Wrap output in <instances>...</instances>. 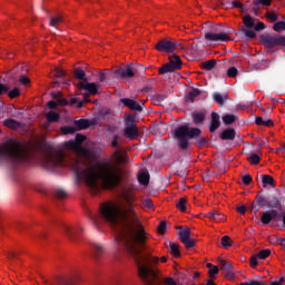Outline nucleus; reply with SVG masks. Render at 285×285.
I'll use <instances>...</instances> for the list:
<instances>
[{"mask_svg": "<svg viewBox=\"0 0 285 285\" xmlns=\"http://www.w3.org/2000/svg\"><path fill=\"white\" fill-rule=\"evenodd\" d=\"M142 206H145V208H155V205H153V200L150 198L145 199Z\"/></svg>", "mask_w": 285, "mask_h": 285, "instance_id": "59", "label": "nucleus"}, {"mask_svg": "<svg viewBox=\"0 0 285 285\" xmlns=\"http://www.w3.org/2000/svg\"><path fill=\"white\" fill-rule=\"evenodd\" d=\"M273 0H257L254 1V10H259V6H271Z\"/></svg>", "mask_w": 285, "mask_h": 285, "instance_id": "40", "label": "nucleus"}, {"mask_svg": "<svg viewBox=\"0 0 285 285\" xmlns=\"http://www.w3.org/2000/svg\"><path fill=\"white\" fill-rule=\"evenodd\" d=\"M206 41H212L213 43H219L222 41H230V37L226 32H205Z\"/></svg>", "mask_w": 285, "mask_h": 285, "instance_id": "9", "label": "nucleus"}, {"mask_svg": "<svg viewBox=\"0 0 285 285\" xmlns=\"http://www.w3.org/2000/svg\"><path fill=\"white\" fill-rule=\"evenodd\" d=\"M10 90V87L3 85V83H0V97L1 95H6V92H9Z\"/></svg>", "mask_w": 285, "mask_h": 285, "instance_id": "60", "label": "nucleus"}, {"mask_svg": "<svg viewBox=\"0 0 285 285\" xmlns=\"http://www.w3.org/2000/svg\"><path fill=\"white\" fill-rule=\"evenodd\" d=\"M153 101H155V104H157L158 106H161L163 101H166V99H168V92L165 94H155L151 97Z\"/></svg>", "mask_w": 285, "mask_h": 285, "instance_id": "25", "label": "nucleus"}, {"mask_svg": "<svg viewBox=\"0 0 285 285\" xmlns=\"http://www.w3.org/2000/svg\"><path fill=\"white\" fill-rule=\"evenodd\" d=\"M81 159L68 160L63 151L48 150L43 158V166L49 170L52 168H72L78 184L85 181L89 188H97L99 180L105 188H117L121 184L124 170L121 164L126 161V155L121 149H116L112 157L114 161H105L98 164L97 170L92 166V161L88 159V150L83 151Z\"/></svg>", "mask_w": 285, "mask_h": 285, "instance_id": "2", "label": "nucleus"}, {"mask_svg": "<svg viewBox=\"0 0 285 285\" xmlns=\"http://www.w3.org/2000/svg\"><path fill=\"white\" fill-rule=\"evenodd\" d=\"M199 135H202V129L197 127L190 128L188 125H180L174 130V137L180 150H188L190 146V139L195 138V146H206L208 140Z\"/></svg>", "mask_w": 285, "mask_h": 285, "instance_id": "3", "label": "nucleus"}, {"mask_svg": "<svg viewBox=\"0 0 285 285\" xmlns=\"http://www.w3.org/2000/svg\"><path fill=\"white\" fill-rule=\"evenodd\" d=\"M169 248H170V253H171V255H174V257H181V253L179 252V244L169 243Z\"/></svg>", "mask_w": 285, "mask_h": 285, "instance_id": "32", "label": "nucleus"}, {"mask_svg": "<svg viewBox=\"0 0 285 285\" xmlns=\"http://www.w3.org/2000/svg\"><path fill=\"white\" fill-rule=\"evenodd\" d=\"M116 79H132L135 77V65L129 63L114 71Z\"/></svg>", "mask_w": 285, "mask_h": 285, "instance_id": "7", "label": "nucleus"}, {"mask_svg": "<svg viewBox=\"0 0 285 285\" xmlns=\"http://www.w3.org/2000/svg\"><path fill=\"white\" fill-rule=\"evenodd\" d=\"M199 95H202V90H199L198 88H194L187 95L186 101H189L190 104H193L195 101V99H197V97H199Z\"/></svg>", "mask_w": 285, "mask_h": 285, "instance_id": "24", "label": "nucleus"}, {"mask_svg": "<svg viewBox=\"0 0 285 285\" xmlns=\"http://www.w3.org/2000/svg\"><path fill=\"white\" fill-rule=\"evenodd\" d=\"M20 95H21V92L19 91V88H13L8 94L10 99H14V98L19 97Z\"/></svg>", "mask_w": 285, "mask_h": 285, "instance_id": "52", "label": "nucleus"}, {"mask_svg": "<svg viewBox=\"0 0 285 285\" xmlns=\"http://www.w3.org/2000/svg\"><path fill=\"white\" fill-rule=\"evenodd\" d=\"M262 41L265 48H277V46L285 48V36L266 35L262 37Z\"/></svg>", "mask_w": 285, "mask_h": 285, "instance_id": "6", "label": "nucleus"}, {"mask_svg": "<svg viewBox=\"0 0 285 285\" xmlns=\"http://www.w3.org/2000/svg\"><path fill=\"white\" fill-rule=\"evenodd\" d=\"M261 220L264 226L271 224V222H273V216L271 215V212H264Z\"/></svg>", "mask_w": 285, "mask_h": 285, "instance_id": "33", "label": "nucleus"}, {"mask_svg": "<svg viewBox=\"0 0 285 285\" xmlns=\"http://www.w3.org/2000/svg\"><path fill=\"white\" fill-rule=\"evenodd\" d=\"M273 30H275V32L284 31L285 30V22L284 21H278V22L274 23Z\"/></svg>", "mask_w": 285, "mask_h": 285, "instance_id": "46", "label": "nucleus"}, {"mask_svg": "<svg viewBox=\"0 0 285 285\" xmlns=\"http://www.w3.org/2000/svg\"><path fill=\"white\" fill-rule=\"evenodd\" d=\"M219 126H222V121L219 120V114L213 111L212 112V121L209 125V132H215Z\"/></svg>", "mask_w": 285, "mask_h": 285, "instance_id": "16", "label": "nucleus"}, {"mask_svg": "<svg viewBox=\"0 0 285 285\" xmlns=\"http://www.w3.org/2000/svg\"><path fill=\"white\" fill-rule=\"evenodd\" d=\"M242 179L245 186H250V184L253 183V177L250 175H244L242 176Z\"/></svg>", "mask_w": 285, "mask_h": 285, "instance_id": "57", "label": "nucleus"}, {"mask_svg": "<svg viewBox=\"0 0 285 285\" xmlns=\"http://www.w3.org/2000/svg\"><path fill=\"white\" fill-rule=\"evenodd\" d=\"M61 21H63V18H61V16L51 18V19H50V26H51V28H57V26H59V23H61Z\"/></svg>", "mask_w": 285, "mask_h": 285, "instance_id": "47", "label": "nucleus"}, {"mask_svg": "<svg viewBox=\"0 0 285 285\" xmlns=\"http://www.w3.org/2000/svg\"><path fill=\"white\" fill-rule=\"evenodd\" d=\"M138 181L142 186H148V184L150 181V175L146 171H140L139 175H138Z\"/></svg>", "mask_w": 285, "mask_h": 285, "instance_id": "26", "label": "nucleus"}, {"mask_svg": "<svg viewBox=\"0 0 285 285\" xmlns=\"http://www.w3.org/2000/svg\"><path fill=\"white\" fill-rule=\"evenodd\" d=\"M124 137L128 139H137L139 137V129L137 124H135V117L128 115L125 120Z\"/></svg>", "mask_w": 285, "mask_h": 285, "instance_id": "5", "label": "nucleus"}, {"mask_svg": "<svg viewBox=\"0 0 285 285\" xmlns=\"http://www.w3.org/2000/svg\"><path fill=\"white\" fill-rule=\"evenodd\" d=\"M266 28V24L264 22H258L257 24H254V29L259 32V30H264Z\"/></svg>", "mask_w": 285, "mask_h": 285, "instance_id": "63", "label": "nucleus"}, {"mask_svg": "<svg viewBox=\"0 0 285 285\" xmlns=\"http://www.w3.org/2000/svg\"><path fill=\"white\" fill-rule=\"evenodd\" d=\"M55 77H66V71H63V69L56 68Z\"/></svg>", "mask_w": 285, "mask_h": 285, "instance_id": "61", "label": "nucleus"}, {"mask_svg": "<svg viewBox=\"0 0 285 285\" xmlns=\"http://www.w3.org/2000/svg\"><path fill=\"white\" fill-rule=\"evenodd\" d=\"M121 104L126 106L127 108H130V110H134L135 112H141L144 110V107L139 105V102L135 101L130 98H122L120 99Z\"/></svg>", "mask_w": 285, "mask_h": 285, "instance_id": "11", "label": "nucleus"}, {"mask_svg": "<svg viewBox=\"0 0 285 285\" xmlns=\"http://www.w3.org/2000/svg\"><path fill=\"white\" fill-rule=\"evenodd\" d=\"M232 8H239L242 10V12H247L248 11V9H246L244 3H242L237 0L232 2Z\"/></svg>", "mask_w": 285, "mask_h": 285, "instance_id": "50", "label": "nucleus"}, {"mask_svg": "<svg viewBox=\"0 0 285 285\" xmlns=\"http://www.w3.org/2000/svg\"><path fill=\"white\" fill-rule=\"evenodd\" d=\"M78 88L80 90H86L87 92H89V95H97L99 92V89L97 88V83L95 82H79L78 83Z\"/></svg>", "mask_w": 285, "mask_h": 285, "instance_id": "12", "label": "nucleus"}, {"mask_svg": "<svg viewBox=\"0 0 285 285\" xmlns=\"http://www.w3.org/2000/svg\"><path fill=\"white\" fill-rule=\"evenodd\" d=\"M62 135H75L77 132V129L73 126H63L60 128Z\"/></svg>", "mask_w": 285, "mask_h": 285, "instance_id": "36", "label": "nucleus"}, {"mask_svg": "<svg viewBox=\"0 0 285 285\" xmlns=\"http://www.w3.org/2000/svg\"><path fill=\"white\" fill-rule=\"evenodd\" d=\"M279 206H282L279 198L276 196L267 197V208H279Z\"/></svg>", "mask_w": 285, "mask_h": 285, "instance_id": "22", "label": "nucleus"}, {"mask_svg": "<svg viewBox=\"0 0 285 285\" xmlns=\"http://www.w3.org/2000/svg\"><path fill=\"white\" fill-rule=\"evenodd\" d=\"M248 161L253 164L254 166H257L259 161H262V157H259V154H252L248 158Z\"/></svg>", "mask_w": 285, "mask_h": 285, "instance_id": "41", "label": "nucleus"}, {"mask_svg": "<svg viewBox=\"0 0 285 285\" xmlns=\"http://www.w3.org/2000/svg\"><path fill=\"white\" fill-rule=\"evenodd\" d=\"M61 116H59V114L55 112V111H49L47 114V120L50 122V124H55L57 121H59Z\"/></svg>", "mask_w": 285, "mask_h": 285, "instance_id": "34", "label": "nucleus"}, {"mask_svg": "<svg viewBox=\"0 0 285 285\" xmlns=\"http://www.w3.org/2000/svg\"><path fill=\"white\" fill-rule=\"evenodd\" d=\"M284 282H285V278H284V277H281L279 281H273V282L271 283V285H282V284H284Z\"/></svg>", "mask_w": 285, "mask_h": 285, "instance_id": "64", "label": "nucleus"}, {"mask_svg": "<svg viewBox=\"0 0 285 285\" xmlns=\"http://www.w3.org/2000/svg\"><path fill=\"white\" fill-rule=\"evenodd\" d=\"M242 32L247 37V39H255V37H257V33L250 29L242 28Z\"/></svg>", "mask_w": 285, "mask_h": 285, "instance_id": "44", "label": "nucleus"}, {"mask_svg": "<svg viewBox=\"0 0 285 285\" xmlns=\"http://www.w3.org/2000/svg\"><path fill=\"white\" fill-rule=\"evenodd\" d=\"M262 181H263V188H266L267 186L275 187V178L271 175H262Z\"/></svg>", "mask_w": 285, "mask_h": 285, "instance_id": "23", "label": "nucleus"}, {"mask_svg": "<svg viewBox=\"0 0 285 285\" xmlns=\"http://www.w3.org/2000/svg\"><path fill=\"white\" fill-rule=\"evenodd\" d=\"M220 244L226 249L230 248L233 246V240L228 236H223L220 239Z\"/></svg>", "mask_w": 285, "mask_h": 285, "instance_id": "38", "label": "nucleus"}, {"mask_svg": "<svg viewBox=\"0 0 285 285\" xmlns=\"http://www.w3.org/2000/svg\"><path fill=\"white\" fill-rule=\"evenodd\" d=\"M216 66H217V60L212 59V60L202 62L200 68H203V70H213Z\"/></svg>", "mask_w": 285, "mask_h": 285, "instance_id": "28", "label": "nucleus"}, {"mask_svg": "<svg viewBox=\"0 0 285 285\" xmlns=\"http://www.w3.org/2000/svg\"><path fill=\"white\" fill-rule=\"evenodd\" d=\"M179 239L184 244L185 248H195V240L190 238V228L186 227L178 232Z\"/></svg>", "mask_w": 285, "mask_h": 285, "instance_id": "8", "label": "nucleus"}, {"mask_svg": "<svg viewBox=\"0 0 285 285\" xmlns=\"http://www.w3.org/2000/svg\"><path fill=\"white\" fill-rule=\"evenodd\" d=\"M267 19H269V21H272V22L277 21V13H275V12H268V13H267Z\"/></svg>", "mask_w": 285, "mask_h": 285, "instance_id": "62", "label": "nucleus"}, {"mask_svg": "<svg viewBox=\"0 0 285 285\" xmlns=\"http://www.w3.org/2000/svg\"><path fill=\"white\" fill-rule=\"evenodd\" d=\"M75 77L78 78L80 81H82V83L88 82V78L86 77V71H83V69L81 68H77L75 70Z\"/></svg>", "mask_w": 285, "mask_h": 285, "instance_id": "29", "label": "nucleus"}, {"mask_svg": "<svg viewBox=\"0 0 285 285\" xmlns=\"http://www.w3.org/2000/svg\"><path fill=\"white\" fill-rule=\"evenodd\" d=\"M235 121H237V116L233 114H226L223 116V124H225V126H230L232 124H235Z\"/></svg>", "mask_w": 285, "mask_h": 285, "instance_id": "27", "label": "nucleus"}, {"mask_svg": "<svg viewBox=\"0 0 285 285\" xmlns=\"http://www.w3.org/2000/svg\"><path fill=\"white\" fill-rule=\"evenodd\" d=\"M73 127L76 128V132H79V130H88L90 128V122H88V119H79L73 120Z\"/></svg>", "mask_w": 285, "mask_h": 285, "instance_id": "18", "label": "nucleus"}, {"mask_svg": "<svg viewBox=\"0 0 285 285\" xmlns=\"http://www.w3.org/2000/svg\"><path fill=\"white\" fill-rule=\"evenodd\" d=\"M51 285H72V282L68 278H58L56 283H52Z\"/></svg>", "mask_w": 285, "mask_h": 285, "instance_id": "51", "label": "nucleus"}, {"mask_svg": "<svg viewBox=\"0 0 285 285\" xmlns=\"http://www.w3.org/2000/svg\"><path fill=\"white\" fill-rule=\"evenodd\" d=\"M219 137L223 141H234L235 137H237V131L233 128H227L219 134Z\"/></svg>", "mask_w": 285, "mask_h": 285, "instance_id": "13", "label": "nucleus"}, {"mask_svg": "<svg viewBox=\"0 0 285 285\" xmlns=\"http://www.w3.org/2000/svg\"><path fill=\"white\" fill-rule=\"evenodd\" d=\"M86 139V136L81 135V134H77L75 136V139L73 141L77 144V147L79 148L82 144H83V140Z\"/></svg>", "mask_w": 285, "mask_h": 285, "instance_id": "49", "label": "nucleus"}, {"mask_svg": "<svg viewBox=\"0 0 285 285\" xmlns=\"http://www.w3.org/2000/svg\"><path fill=\"white\" fill-rule=\"evenodd\" d=\"M256 202H257V204H259L261 208H263V206L268 207V197L257 195L256 196Z\"/></svg>", "mask_w": 285, "mask_h": 285, "instance_id": "39", "label": "nucleus"}, {"mask_svg": "<svg viewBox=\"0 0 285 285\" xmlns=\"http://www.w3.org/2000/svg\"><path fill=\"white\" fill-rule=\"evenodd\" d=\"M237 75H239V71L237 70L236 67H229L227 69V77H229V79H235V77H237Z\"/></svg>", "mask_w": 285, "mask_h": 285, "instance_id": "42", "label": "nucleus"}, {"mask_svg": "<svg viewBox=\"0 0 285 285\" xmlns=\"http://www.w3.org/2000/svg\"><path fill=\"white\" fill-rule=\"evenodd\" d=\"M186 204H187L186 198H180L178 200L177 208H178V210H180V213H186Z\"/></svg>", "mask_w": 285, "mask_h": 285, "instance_id": "45", "label": "nucleus"}, {"mask_svg": "<svg viewBox=\"0 0 285 285\" xmlns=\"http://www.w3.org/2000/svg\"><path fill=\"white\" fill-rule=\"evenodd\" d=\"M154 88H155V85L153 83V81H150V83H148L141 89V92H153Z\"/></svg>", "mask_w": 285, "mask_h": 285, "instance_id": "58", "label": "nucleus"}, {"mask_svg": "<svg viewBox=\"0 0 285 285\" xmlns=\"http://www.w3.org/2000/svg\"><path fill=\"white\" fill-rule=\"evenodd\" d=\"M56 197L57 199H66V197H68V194H66V190L63 189H57Z\"/></svg>", "mask_w": 285, "mask_h": 285, "instance_id": "54", "label": "nucleus"}, {"mask_svg": "<svg viewBox=\"0 0 285 285\" xmlns=\"http://www.w3.org/2000/svg\"><path fill=\"white\" fill-rule=\"evenodd\" d=\"M159 75H167V72H175V69L173 67V65L169 63H165L163 65L159 70H158Z\"/></svg>", "mask_w": 285, "mask_h": 285, "instance_id": "31", "label": "nucleus"}, {"mask_svg": "<svg viewBox=\"0 0 285 285\" xmlns=\"http://www.w3.org/2000/svg\"><path fill=\"white\" fill-rule=\"evenodd\" d=\"M91 250L94 255V259H101V255H104V245L99 243L91 244Z\"/></svg>", "mask_w": 285, "mask_h": 285, "instance_id": "17", "label": "nucleus"}, {"mask_svg": "<svg viewBox=\"0 0 285 285\" xmlns=\"http://www.w3.org/2000/svg\"><path fill=\"white\" fill-rule=\"evenodd\" d=\"M169 63L174 67L175 70H181V66H184L181 58L177 56V53L169 56Z\"/></svg>", "mask_w": 285, "mask_h": 285, "instance_id": "19", "label": "nucleus"}, {"mask_svg": "<svg viewBox=\"0 0 285 285\" xmlns=\"http://www.w3.org/2000/svg\"><path fill=\"white\" fill-rule=\"evenodd\" d=\"M28 147L20 140L9 139L0 145V161H28Z\"/></svg>", "mask_w": 285, "mask_h": 285, "instance_id": "4", "label": "nucleus"}, {"mask_svg": "<svg viewBox=\"0 0 285 285\" xmlns=\"http://www.w3.org/2000/svg\"><path fill=\"white\" fill-rule=\"evenodd\" d=\"M206 217L210 219V222H225L226 216L217 210L209 212Z\"/></svg>", "mask_w": 285, "mask_h": 285, "instance_id": "20", "label": "nucleus"}, {"mask_svg": "<svg viewBox=\"0 0 285 285\" xmlns=\"http://www.w3.org/2000/svg\"><path fill=\"white\" fill-rule=\"evenodd\" d=\"M213 99L214 101H216V104H218V106H224V101H226V99H228V96H222V94L219 92H214L213 94Z\"/></svg>", "mask_w": 285, "mask_h": 285, "instance_id": "30", "label": "nucleus"}, {"mask_svg": "<svg viewBox=\"0 0 285 285\" xmlns=\"http://www.w3.org/2000/svg\"><path fill=\"white\" fill-rule=\"evenodd\" d=\"M219 265H220V268L222 271H233V263L230 262H226L224 259H220L219 261Z\"/></svg>", "mask_w": 285, "mask_h": 285, "instance_id": "37", "label": "nucleus"}, {"mask_svg": "<svg viewBox=\"0 0 285 285\" xmlns=\"http://www.w3.org/2000/svg\"><path fill=\"white\" fill-rule=\"evenodd\" d=\"M121 197L126 204L105 203L100 205V213L97 216L90 215L95 226H101L104 222L118 228L116 243L120 248L126 250L136 262L138 275L145 285H177L175 279L167 277L161 281L159 274L150 264H159V257L144 254L148 234L135 210V194L130 189H124Z\"/></svg>", "mask_w": 285, "mask_h": 285, "instance_id": "1", "label": "nucleus"}, {"mask_svg": "<svg viewBox=\"0 0 285 285\" xmlns=\"http://www.w3.org/2000/svg\"><path fill=\"white\" fill-rule=\"evenodd\" d=\"M257 259H259V256H257V254L253 255L249 258V264H250L252 268H255L259 264V262Z\"/></svg>", "mask_w": 285, "mask_h": 285, "instance_id": "53", "label": "nucleus"}, {"mask_svg": "<svg viewBox=\"0 0 285 285\" xmlns=\"http://www.w3.org/2000/svg\"><path fill=\"white\" fill-rule=\"evenodd\" d=\"M243 22L245 28H255V19H253L250 16H245L243 18Z\"/></svg>", "mask_w": 285, "mask_h": 285, "instance_id": "35", "label": "nucleus"}, {"mask_svg": "<svg viewBox=\"0 0 285 285\" xmlns=\"http://www.w3.org/2000/svg\"><path fill=\"white\" fill-rule=\"evenodd\" d=\"M209 276L212 277V279H215L216 275H219V267L218 266H214L213 268H210L208 271Z\"/></svg>", "mask_w": 285, "mask_h": 285, "instance_id": "55", "label": "nucleus"}, {"mask_svg": "<svg viewBox=\"0 0 285 285\" xmlns=\"http://www.w3.org/2000/svg\"><path fill=\"white\" fill-rule=\"evenodd\" d=\"M79 230H81V227H78L76 229H72L68 225H62V233L70 239V242H75V236L79 234Z\"/></svg>", "mask_w": 285, "mask_h": 285, "instance_id": "14", "label": "nucleus"}, {"mask_svg": "<svg viewBox=\"0 0 285 285\" xmlns=\"http://www.w3.org/2000/svg\"><path fill=\"white\" fill-rule=\"evenodd\" d=\"M63 146L67 148V150H77V148H79L75 140H68L63 144Z\"/></svg>", "mask_w": 285, "mask_h": 285, "instance_id": "43", "label": "nucleus"}, {"mask_svg": "<svg viewBox=\"0 0 285 285\" xmlns=\"http://www.w3.org/2000/svg\"><path fill=\"white\" fill-rule=\"evenodd\" d=\"M166 220L160 222V224L157 227L159 235H164V233H166Z\"/></svg>", "mask_w": 285, "mask_h": 285, "instance_id": "56", "label": "nucleus"}, {"mask_svg": "<svg viewBox=\"0 0 285 285\" xmlns=\"http://www.w3.org/2000/svg\"><path fill=\"white\" fill-rule=\"evenodd\" d=\"M256 255L258 259H266L267 257H271V249H263Z\"/></svg>", "mask_w": 285, "mask_h": 285, "instance_id": "48", "label": "nucleus"}, {"mask_svg": "<svg viewBox=\"0 0 285 285\" xmlns=\"http://www.w3.org/2000/svg\"><path fill=\"white\" fill-rule=\"evenodd\" d=\"M191 119L196 126H199L203 121H206V110L191 112Z\"/></svg>", "mask_w": 285, "mask_h": 285, "instance_id": "15", "label": "nucleus"}, {"mask_svg": "<svg viewBox=\"0 0 285 285\" xmlns=\"http://www.w3.org/2000/svg\"><path fill=\"white\" fill-rule=\"evenodd\" d=\"M3 126H6L7 128H10L11 130H18V128L21 126V122L12 118H8L3 121Z\"/></svg>", "mask_w": 285, "mask_h": 285, "instance_id": "21", "label": "nucleus"}, {"mask_svg": "<svg viewBox=\"0 0 285 285\" xmlns=\"http://www.w3.org/2000/svg\"><path fill=\"white\" fill-rule=\"evenodd\" d=\"M176 47L175 42L167 39L159 40L155 46L158 52H174Z\"/></svg>", "mask_w": 285, "mask_h": 285, "instance_id": "10", "label": "nucleus"}]
</instances>
